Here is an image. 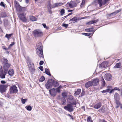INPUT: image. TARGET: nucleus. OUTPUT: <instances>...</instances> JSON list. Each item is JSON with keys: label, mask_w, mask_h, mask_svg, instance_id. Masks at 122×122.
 <instances>
[{"label": "nucleus", "mask_w": 122, "mask_h": 122, "mask_svg": "<svg viewBox=\"0 0 122 122\" xmlns=\"http://www.w3.org/2000/svg\"><path fill=\"white\" fill-rule=\"evenodd\" d=\"M119 101L117 100V101H115L117 105V107H122V104L120 103Z\"/></svg>", "instance_id": "obj_32"}, {"label": "nucleus", "mask_w": 122, "mask_h": 122, "mask_svg": "<svg viewBox=\"0 0 122 122\" xmlns=\"http://www.w3.org/2000/svg\"><path fill=\"white\" fill-rule=\"evenodd\" d=\"M65 13V10L63 9H62L60 11L61 14V15H63Z\"/></svg>", "instance_id": "obj_43"}, {"label": "nucleus", "mask_w": 122, "mask_h": 122, "mask_svg": "<svg viewBox=\"0 0 122 122\" xmlns=\"http://www.w3.org/2000/svg\"><path fill=\"white\" fill-rule=\"evenodd\" d=\"M52 86L54 87H56L59 85L58 83L56 81H52Z\"/></svg>", "instance_id": "obj_24"}, {"label": "nucleus", "mask_w": 122, "mask_h": 122, "mask_svg": "<svg viewBox=\"0 0 122 122\" xmlns=\"http://www.w3.org/2000/svg\"><path fill=\"white\" fill-rule=\"evenodd\" d=\"M68 16H67V15H66L64 17H62L61 18H62V20H63L65 18H66Z\"/></svg>", "instance_id": "obj_63"}, {"label": "nucleus", "mask_w": 122, "mask_h": 122, "mask_svg": "<svg viewBox=\"0 0 122 122\" xmlns=\"http://www.w3.org/2000/svg\"><path fill=\"white\" fill-rule=\"evenodd\" d=\"M30 20L32 21H36V19L35 17L33 16H30Z\"/></svg>", "instance_id": "obj_33"}, {"label": "nucleus", "mask_w": 122, "mask_h": 122, "mask_svg": "<svg viewBox=\"0 0 122 122\" xmlns=\"http://www.w3.org/2000/svg\"><path fill=\"white\" fill-rule=\"evenodd\" d=\"M85 30L87 32H89V31H90L89 28L86 29H85Z\"/></svg>", "instance_id": "obj_61"}, {"label": "nucleus", "mask_w": 122, "mask_h": 122, "mask_svg": "<svg viewBox=\"0 0 122 122\" xmlns=\"http://www.w3.org/2000/svg\"><path fill=\"white\" fill-rule=\"evenodd\" d=\"M48 4L47 6L50 9H51V8H53V5H51V3L50 1L48 2Z\"/></svg>", "instance_id": "obj_35"}, {"label": "nucleus", "mask_w": 122, "mask_h": 122, "mask_svg": "<svg viewBox=\"0 0 122 122\" xmlns=\"http://www.w3.org/2000/svg\"><path fill=\"white\" fill-rule=\"evenodd\" d=\"M49 93L52 96L54 97L56 95L57 92L60 93V91L58 88L56 89L53 88L49 90Z\"/></svg>", "instance_id": "obj_1"}, {"label": "nucleus", "mask_w": 122, "mask_h": 122, "mask_svg": "<svg viewBox=\"0 0 122 122\" xmlns=\"http://www.w3.org/2000/svg\"><path fill=\"white\" fill-rule=\"evenodd\" d=\"M110 0H104L102 1V0H97L98 4L99 5V6L101 7L102 5H105L107 2Z\"/></svg>", "instance_id": "obj_5"}, {"label": "nucleus", "mask_w": 122, "mask_h": 122, "mask_svg": "<svg viewBox=\"0 0 122 122\" xmlns=\"http://www.w3.org/2000/svg\"><path fill=\"white\" fill-rule=\"evenodd\" d=\"M119 12V10L117 11L116 12L112 13L110 14V15H111L114 14V15H116V14L118 13Z\"/></svg>", "instance_id": "obj_46"}, {"label": "nucleus", "mask_w": 122, "mask_h": 122, "mask_svg": "<svg viewBox=\"0 0 122 122\" xmlns=\"http://www.w3.org/2000/svg\"><path fill=\"white\" fill-rule=\"evenodd\" d=\"M1 82L2 84H5L6 83V82L4 81H1Z\"/></svg>", "instance_id": "obj_62"}, {"label": "nucleus", "mask_w": 122, "mask_h": 122, "mask_svg": "<svg viewBox=\"0 0 122 122\" xmlns=\"http://www.w3.org/2000/svg\"><path fill=\"white\" fill-rule=\"evenodd\" d=\"M98 111L100 112L103 113L105 112V110L103 107H102L101 109H99Z\"/></svg>", "instance_id": "obj_42"}, {"label": "nucleus", "mask_w": 122, "mask_h": 122, "mask_svg": "<svg viewBox=\"0 0 122 122\" xmlns=\"http://www.w3.org/2000/svg\"><path fill=\"white\" fill-rule=\"evenodd\" d=\"M68 98L70 100H72L73 99V97L71 95H69L68 96Z\"/></svg>", "instance_id": "obj_41"}, {"label": "nucleus", "mask_w": 122, "mask_h": 122, "mask_svg": "<svg viewBox=\"0 0 122 122\" xmlns=\"http://www.w3.org/2000/svg\"><path fill=\"white\" fill-rule=\"evenodd\" d=\"M0 5L3 7H5V5L4 4V3L3 2H1L0 3Z\"/></svg>", "instance_id": "obj_55"}, {"label": "nucleus", "mask_w": 122, "mask_h": 122, "mask_svg": "<svg viewBox=\"0 0 122 122\" xmlns=\"http://www.w3.org/2000/svg\"><path fill=\"white\" fill-rule=\"evenodd\" d=\"M76 104H79L78 103L77 100L75 99L74 100V102L73 103H71V104H69L67 107H71L70 105H76ZM65 107H66L65 106Z\"/></svg>", "instance_id": "obj_18"}, {"label": "nucleus", "mask_w": 122, "mask_h": 122, "mask_svg": "<svg viewBox=\"0 0 122 122\" xmlns=\"http://www.w3.org/2000/svg\"><path fill=\"white\" fill-rule=\"evenodd\" d=\"M114 90H116L119 91L120 90V89L117 87H115L114 88Z\"/></svg>", "instance_id": "obj_57"}, {"label": "nucleus", "mask_w": 122, "mask_h": 122, "mask_svg": "<svg viewBox=\"0 0 122 122\" xmlns=\"http://www.w3.org/2000/svg\"><path fill=\"white\" fill-rule=\"evenodd\" d=\"M45 70L46 73V74L50 76H51V75L50 72H49V71L48 69H47L46 68L45 69Z\"/></svg>", "instance_id": "obj_37"}, {"label": "nucleus", "mask_w": 122, "mask_h": 122, "mask_svg": "<svg viewBox=\"0 0 122 122\" xmlns=\"http://www.w3.org/2000/svg\"><path fill=\"white\" fill-rule=\"evenodd\" d=\"M108 62L107 61H105L101 64V65L102 67L106 68L108 66Z\"/></svg>", "instance_id": "obj_17"}, {"label": "nucleus", "mask_w": 122, "mask_h": 122, "mask_svg": "<svg viewBox=\"0 0 122 122\" xmlns=\"http://www.w3.org/2000/svg\"><path fill=\"white\" fill-rule=\"evenodd\" d=\"M121 66V64L120 63H118L116 64L113 67L114 68H120Z\"/></svg>", "instance_id": "obj_28"}, {"label": "nucleus", "mask_w": 122, "mask_h": 122, "mask_svg": "<svg viewBox=\"0 0 122 122\" xmlns=\"http://www.w3.org/2000/svg\"><path fill=\"white\" fill-rule=\"evenodd\" d=\"M44 63V62L42 61H41L39 63V65L41 66Z\"/></svg>", "instance_id": "obj_56"}, {"label": "nucleus", "mask_w": 122, "mask_h": 122, "mask_svg": "<svg viewBox=\"0 0 122 122\" xmlns=\"http://www.w3.org/2000/svg\"><path fill=\"white\" fill-rule=\"evenodd\" d=\"M2 61L4 65L7 64H8V60L6 59H2Z\"/></svg>", "instance_id": "obj_27"}, {"label": "nucleus", "mask_w": 122, "mask_h": 122, "mask_svg": "<svg viewBox=\"0 0 122 122\" xmlns=\"http://www.w3.org/2000/svg\"><path fill=\"white\" fill-rule=\"evenodd\" d=\"M14 71L13 69H11L9 70L8 72V73L9 75L13 76L14 74Z\"/></svg>", "instance_id": "obj_29"}, {"label": "nucleus", "mask_w": 122, "mask_h": 122, "mask_svg": "<svg viewBox=\"0 0 122 122\" xmlns=\"http://www.w3.org/2000/svg\"><path fill=\"white\" fill-rule=\"evenodd\" d=\"M25 108L28 111H30L32 109V107H25Z\"/></svg>", "instance_id": "obj_53"}, {"label": "nucleus", "mask_w": 122, "mask_h": 122, "mask_svg": "<svg viewBox=\"0 0 122 122\" xmlns=\"http://www.w3.org/2000/svg\"><path fill=\"white\" fill-rule=\"evenodd\" d=\"M15 43L14 42H12L11 44L10 45H9V47H10L14 45Z\"/></svg>", "instance_id": "obj_58"}, {"label": "nucleus", "mask_w": 122, "mask_h": 122, "mask_svg": "<svg viewBox=\"0 0 122 122\" xmlns=\"http://www.w3.org/2000/svg\"><path fill=\"white\" fill-rule=\"evenodd\" d=\"M45 79V78L43 76H42L39 79V81L41 82H43L44 81Z\"/></svg>", "instance_id": "obj_40"}, {"label": "nucleus", "mask_w": 122, "mask_h": 122, "mask_svg": "<svg viewBox=\"0 0 122 122\" xmlns=\"http://www.w3.org/2000/svg\"><path fill=\"white\" fill-rule=\"evenodd\" d=\"M10 64L8 63L7 64H5L4 65V69L5 71H7L8 70V68L10 66Z\"/></svg>", "instance_id": "obj_21"}, {"label": "nucleus", "mask_w": 122, "mask_h": 122, "mask_svg": "<svg viewBox=\"0 0 122 122\" xmlns=\"http://www.w3.org/2000/svg\"><path fill=\"white\" fill-rule=\"evenodd\" d=\"M104 79L107 81L111 80L112 79L111 75L109 73H107L105 74L104 77Z\"/></svg>", "instance_id": "obj_9"}, {"label": "nucleus", "mask_w": 122, "mask_h": 122, "mask_svg": "<svg viewBox=\"0 0 122 122\" xmlns=\"http://www.w3.org/2000/svg\"><path fill=\"white\" fill-rule=\"evenodd\" d=\"M14 4L16 10L19 11H21L22 10V7L16 1H15L14 2Z\"/></svg>", "instance_id": "obj_7"}, {"label": "nucleus", "mask_w": 122, "mask_h": 122, "mask_svg": "<svg viewBox=\"0 0 122 122\" xmlns=\"http://www.w3.org/2000/svg\"><path fill=\"white\" fill-rule=\"evenodd\" d=\"M52 80H49L45 84V86L47 89H49L51 88L52 86Z\"/></svg>", "instance_id": "obj_8"}, {"label": "nucleus", "mask_w": 122, "mask_h": 122, "mask_svg": "<svg viewBox=\"0 0 122 122\" xmlns=\"http://www.w3.org/2000/svg\"><path fill=\"white\" fill-rule=\"evenodd\" d=\"M7 73V71H0V77L1 78H5V76Z\"/></svg>", "instance_id": "obj_10"}, {"label": "nucleus", "mask_w": 122, "mask_h": 122, "mask_svg": "<svg viewBox=\"0 0 122 122\" xmlns=\"http://www.w3.org/2000/svg\"><path fill=\"white\" fill-rule=\"evenodd\" d=\"M30 72L31 74H33L35 72V69L34 68V64L32 63V65L30 64L29 65Z\"/></svg>", "instance_id": "obj_6"}, {"label": "nucleus", "mask_w": 122, "mask_h": 122, "mask_svg": "<svg viewBox=\"0 0 122 122\" xmlns=\"http://www.w3.org/2000/svg\"><path fill=\"white\" fill-rule=\"evenodd\" d=\"M9 86V84H7L5 85H3L0 86V92L2 93L5 92L6 89Z\"/></svg>", "instance_id": "obj_3"}, {"label": "nucleus", "mask_w": 122, "mask_h": 122, "mask_svg": "<svg viewBox=\"0 0 122 122\" xmlns=\"http://www.w3.org/2000/svg\"><path fill=\"white\" fill-rule=\"evenodd\" d=\"M91 119V117L90 116L88 117L87 119V122H90Z\"/></svg>", "instance_id": "obj_52"}, {"label": "nucleus", "mask_w": 122, "mask_h": 122, "mask_svg": "<svg viewBox=\"0 0 122 122\" xmlns=\"http://www.w3.org/2000/svg\"><path fill=\"white\" fill-rule=\"evenodd\" d=\"M73 11V10H68L67 11H68V12H72V11Z\"/></svg>", "instance_id": "obj_64"}, {"label": "nucleus", "mask_w": 122, "mask_h": 122, "mask_svg": "<svg viewBox=\"0 0 122 122\" xmlns=\"http://www.w3.org/2000/svg\"><path fill=\"white\" fill-rule=\"evenodd\" d=\"M85 87L86 88H88L89 87L93 85L92 83V81H89L86 83Z\"/></svg>", "instance_id": "obj_15"}, {"label": "nucleus", "mask_w": 122, "mask_h": 122, "mask_svg": "<svg viewBox=\"0 0 122 122\" xmlns=\"http://www.w3.org/2000/svg\"><path fill=\"white\" fill-rule=\"evenodd\" d=\"M37 49L42 50V46L41 43H39L37 45Z\"/></svg>", "instance_id": "obj_20"}, {"label": "nucleus", "mask_w": 122, "mask_h": 122, "mask_svg": "<svg viewBox=\"0 0 122 122\" xmlns=\"http://www.w3.org/2000/svg\"><path fill=\"white\" fill-rule=\"evenodd\" d=\"M107 89L105 90H104L102 91L103 93L109 92L110 90L112 88L111 86H108L107 87Z\"/></svg>", "instance_id": "obj_19"}, {"label": "nucleus", "mask_w": 122, "mask_h": 122, "mask_svg": "<svg viewBox=\"0 0 122 122\" xmlns=\"http://www.w3.org/2000/svg\"><path fill=\"white\" fill-rule=\"evenodd\" d=\"M114 89H113L112 90H111L110 91V92H109V93L110 94H111L113 92H114Z\"/></svg>", "instance_id": "obj_59"}, {"label": "nucleus", "mask_w": 122, "mask_h": 122, "mask_svg": "<svg viewBox=\"0 0 122 122\" xmlns=\"http://www.w3.org/2000/svg\"><path fill=\"white\" fill-rule=\"evenodd\" d=\"M82 34L86 36H89L91 34L90 33H83Z\"/></svg>", "instance_id": "obj_48"}, {"label": "nucleus", "mask_w": 122, "mask_h": 122, "mask_svg": "<svg viewBox=\"0 0 122 122\" xmlns=\"http://www.w3.org/2000/svg\"><path fill=\"white\" fill-rule=\"evenodd\" d=\"M89 32H93L94 31V30L93 28H89Z\"/></svg>", "instance_id": "obj_60"}, {"label": "nucleus", "mask_w": 122, "mask_h": 122, "mask_svg": "<svg viewBox=\"0 0 122 122\" xmlns=\"http://www.w3.org/2000/svg\"><path fill=\"white\" fill-rule=\"evenodd\" d=\"M85 3V1L84 0H82V2L80 5V7L81 8L84 7Z\"/></svg>", "instance_id": "obj_34"}, {"label": "nucleus", "mask_w": 122, "mask_h": 122, "mask_svg": "<svg viewBox=\"0 0 122 122\" xmlns=\"http://www.w3.org/2000/svg\"><path fill=\"white\" fill-rule=\"evenodd\" d=\"M0 15L1 16V17H5L6 16V14L5 13H2L1 14H0Z\"/></svg>", "instance_id": "obj_38"}, {"label": "nucleus", "mask_w": 122, "mask_h": 122, "mask_svg": "<svg viewBox=\"0 0 122 122\" xmlns=\"http://www.w3.org/2000/svg\"><path fill=\"white\" fill-rule=\"evenodd\" d=\"M69 5L70 8H73L76 7L77 4L74 1H72L70 2L69 4Z\"/></svg>", "instance_id": "obj_12"}, {"label": "nucleus", "mask_w": 122, "mask_h": 122, "mask_svg": "<svg viewBox=\"0 0 122 122\" xmlns=\"http://www.w3.org/2000/svg\"><path fill=\"white\" fill-rule=\"evenodd\" d=\"M114 99L115 101L119 100L120 99V96L119 94L117 93H115L114 96Z\"/></svg>", "instance_id": "obj_14"}, {"label": "nucleus", "mask_w": 122, "mask_h": 122, "mask_svg": "<svg viewBox=\"0 0 122 122\" xmlns=\"http://www.w3.org/2000/svg\"><path fill=\"white\" fill-rule=\"evenodd\" d=\"M98 20H92L88 22L87 23V24H88V25H91L92 24H93L96 23L97 22Z\"/></svg>", "instance_id": "obj_25"}, {"label": "nucleus", "mask_w": 122, "mask_h": 122, "mask_svg": "<svg viewBox=\"0 0 122 122\" xmlns=\"http://www.w3.org/2000/svg\"><path fill=\"white\" fill-rule=\"evenodd\" d=\"M56 112H59V113L61 114L62 112V109L61 108H59L58 110H57L56 111Z\"/></svg>", "instance_id": "obj_45"}, {"label": "nucleus", "mask_w": 122, "mask_h": 122, "mask_svg": "<svg viewBox=\"0 0 122 122\" xmlns=\"http://www.w3.org/2000/svg\"><path fill=\"white\" fill-rule=\"evenodd\" d=\"M19 16L20 19L23 21L25 22L27 21V20L26 19L24 14H20Z\"/></svg>", "instance_id": "obj_13"}, {"label": "nucleus", "mask_w": 122, "mask_h": 122, "mask_svg": "<svg viewBox=\"0 0 122 122\" xmlns=\"http://www.w3.org/2000/svg\"><path fill=\"white\" fill-rule=\"evenodd\" d=\"M10 93L11 94L17 93L18 92L17 87L15 85H13L10 86Z\"/></svg>", "instance_id": "obj_4"}, {"label": "nucleus", "mask_w": 122, "mask_h": 122, "mask_svg": "<svg viewBox=\"0 0 122 122\" xmlns=\"http://www.w3.org/2000/svg\"><path fill=\"white\" fill-rule=\"evenodd\" d=\"M21 100L22 103L23 104H24L25 103L26 101L27 100V99H23V98H22Z\"/></svg>", "instance_id": "obj_44"}, {"label": "nucleus", "mask_w": 122, "mask_h": 122, "mask_svg": "<svg viewBox=\"0 0 122 122\" xmlns=\"http://www.w3.org/2000/svg\"><path fill=\"white\" fill-rule=\"evenodd\" d=\"M63 4V3L61 2L55 3L53 5V8H55L58 7L62 5Z\"/></svg>", "instance_id": "obj_22"}, {"label": "nucleus", "mask_w": 122, "mask_h": 122, "mask_svg": "<svg viewBox=\"0 0 122 122\" xmlns=\"http://www.w3.org/2000/svg\"><path fill=\"white\" fill-rule=\"evenodd\" d=\"M36 53L40 57H42L43 56V50L39 49L36 50Z\"/></svg>", "instance_id": "obj_11"}, {"label": "nucleus", "mask_w": 122, "mask_h": 122, "mask_svg": "<svg viewBox=\"0 0 122 122\" xmlns=\"http://www.w3.org/2000/svg\"><path fill=\"white\" fill-rule=\"evenodd\" d=\"M102 85L103 86H104L105 84V82L104 81V79L103 78L102 80Z\"/></svg>", "instance_id": "obj_47"}, {"label": "nucleus", "mask_w": 122, "mask_h": 122, "mask_svg": "<svg viewBox=\"0 0 122 122\" xmlns=\"http://www.w3.org/2000/svg\"><path fill=\"white\" fill-rule=\"evenodd\" d=\"M62 26L65 28H67L68 26V24H63L62 25Z\"/></svg>", "instance_id": "obj_50"}, {"label": "nucleus", "mask_w": 122, "mask_h": 122, "mask_svg": "<svg viewBox=\"0 0 122 122\" xmlns=\"http://www.w3.org/2000/svg\"><path fill=\"white\" fill-rule=\"evenodd\" d=\"M42 25L44 27V28H46V29H48V27L46 26V25L45 24H42Z\"/></svg>", "instance_id": "obj_51"}, {"label": "nucleus", "mask_w": 122, "mask_h": 122, "mask_svg": "<svg viewBox=\"0 0 122 122\" xmlns=\"http://www.w3.org/2000/svg\"><path fill=\"white\" fill-rule=\"evenodd\" d=\"M93 85L94 86L97 85L99 83V79L98 78H96L92 81Z\"/></svg>", "instance_id": "obj_16"}, {"label": "nucleus", "mask_w": 122, "mask_h": 122, "mask_svg": "<svg viewBox=\"0 0 122 122\" xmlns=\"http://www.w3.org/2000/svg\"><path fill=\"white\" fill-rule=\"evenodd\" d=\"M70 21H73V22L74 23L76 22H77V19L76 17H74L70 20Z\"/></svg>", "instance_id": "obj_30"}, {"label": "nucleus", "mask_w": 122, "mask_h": 122, "mask_svg": "<svg viewBox=\"0 0 122 122\" xmlns=\"http://www.w3.org/2000/svg\"><path fill=\"white\" fill-rule=\"evenodd\" d=\"M62 95L63 97H64L65 98L67 96V93H66L64 92L62 93Z\"/></svg>", "instance_id": "obj_39"}, {"label": "nucleus", "mask_w": 122, "mask_h": 122, "mask_svg": "<svg viewBox=\"0 0 122 122\" xmlns=\"http://www.w3.org/2000/svg\"><path fill=\"white\" fill-rule=\"evenodd\" d=\"M101 103L99 102L96 105L95 107H101Z\"/></svg>", "instance_id": "obj_49"}, {"label": "nucleus", "mask_w": 122, "mask_h": 122, "mask_svg": "<svg viewBox=\"0 0 122 122\" xmlns=\"http://www.w3.org/2000/svg\"><path fill=\"white\" fill-rule=\"evenodd\" d=\"M39 68L41 71H42L43 70V68L42 66H40L39 67Z\"/></svg>", "instance_id": "obj_54"}, {"label": "nucleus", "mask_w": 122, "mask_h": 122, "mask_svg": "<svg viewBox=\"0 0 122 122\" xmlns=\"http://www.w3.org/2000/svg\"><path fill=\"white\" fill-rule=\"evenodd\" d=\"M34 36L35 37L41 36L43 35V33L41 30H37L33 31Z\"/></svg>", "instance_id": "obj_2"}, {"label": "nucleus", "mask_w": 122, "mask_h": 122, "mask_svg": "<svg viewBox=\"0 0 122 122\" xmlns=\"http://www.w3.org/2000/svg\"><path fill=\"white\" fill-rule=\"evenodd\" d=\"M64 108L67 110L69 112H71L73 110V108L72 107H64Z\"/></svg>", "instance_id": "obj_26"}, {"label": "nucleus", "mask_w": 122, "mask_h": 122, "mask_svg": "<svg viewBox=\"0 0 122 122\" xmlns=\"http://www.w3.org/2000/svg\"><path fill=\"white\" fill-rule=\"evenodd\" d=\"M81 92V89H78L74 93V95H78Z\"/></svg>", "instance_id": "obj_31"}, {"label": "nucleus", "mask_w": 122, "mask_h": 122, "mask_svg": "<svg viewBox=\"0 0 122 122\" xmlns=\"http://www.w3.org/2000/svg\"><path fill=\"white\" fill-rule=\"evenodd\" d=\"M12 34H6L5 36V37L7 38L8 40H9V38H10L11 36L12 35Z\"/></svg>", "instance_id": "obj_36"}, {"label": "nucleus", "mask_w": 122, "mask_h": 122, "mask_svg": "<svg viewBox=\"0 0 122 122\" xmlns=\"http://www.w3.org/2000/svg\"><path fill=\"white\" fill-rule=\"evenodd\" d=\"M61 102L62 104L64 105H65L66 103V101L65 98L64 97L61 98Z\"/></svg>", "instance_id": "obj_23"}]
</instances>
